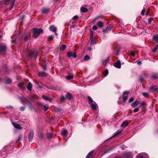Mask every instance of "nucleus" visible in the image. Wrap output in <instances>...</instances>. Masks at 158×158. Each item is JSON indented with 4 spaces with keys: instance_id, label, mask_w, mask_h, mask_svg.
I'll use <instances>...</instances> for the list:
<instances>
[{
    "instance_id": "4c0bfd02",
    "label": "nucleus",
    "mask_w": 158,
    "mask_h": 158,
    "mask_svg": "<svg viewBox=\"0 0 158 158\" xmlns=\"http://www.w3.org/2000/svg\"><path fill=\"white\" fill-rule=\"evenodd\" d=\"M158 48V44L156 46L155 48L152 49V51L153 52H155L157 50Z\"/></svg>"
},
{
    "instance_id": "e2e57ef3",
    "label": "nucleus",
    "mask_w": 158,
    "mask_h": 158,
    "mask_svg": "<svg viewBox=\"0 0 158 158\" xmlns=\"http://www.w3.org/2000/svg\"><path fill=\"white\" fill-rule=\"evenodd\" d=\"M149 10H147L146 12V15L147 16L149 14Z\"/></svg>"
},
{
    "instance_id": "f8f14e48",
    "label": "nucleus",
    "mask_w": 158,
    "mask_h": 158,
    "mask_svg": "<svg viewBox=\"0 0 158 158\" xmlns=\"http://www.w3.org/2000/svg\"><path fill=\"white\" fill-rule=\"evenodd\" d=\"M123 131V130L122 129H120L118 130L115 133H114L113 135L110 137L109 139H107L106 140H108L109 139L113 138L114 137H115V136L117 135H118L119 133H121Z\"/></svg>"
},
{
    "instance_id": "680f3d73",
    "label": "nucleus",
    "mask_w": 158,
    "mask_h": 158,
    "mask_svg": "<svg viewBox=\"0 0 158 158\" xmlns=\"http://www.w3.org/2000/svg\"><path fill=\"white\" fill-rule=\"evenodd\" d=\"M6 108H7V109H12L13 108V107L11 106H8L6 107Z\"/></svg>"
},
{
    "instance_id": "ea45409f",
    "label": "nucleus",
    "mask_w": 158,
    "mask_h": 158,
    "mask_svg": "<svg viewBox=\"0 0 158 158\" xmlns=\"http://www.w3.org/2000/svg\"><path fill=\"white\" fill-rule=\"evenodd\" d=\"M93 152V151H90L89 153H88L87 155L86 156L85 158H88L89 157H90Z\"/></svg>"
},
{
    "instance_id": "412c9836",
    "label": "nucleus",
    "mask_w": 158,
    "mask_h": 158,
    "mask_svg": "<svg viewBox=\"0 0 158 158\" xmlns=\"http://www.w3.org/2000/svg\"><path fill=\"white\" fill-rule=\"evenodd\" d=\"M39 75L41 77H45L48 76V74L44 72H40L39 73Z\"/></svg>"
},
{
    "instance_id": "603ef678",
    "label": "nucleus",
    "mask_w": 158,
    "mask_h": 158,
    "mask_svg": "<svg viewBox=\"0 0 158 158\" xmlns=\"http://www.w3.org/2000/svg\"><path fill=\"white\" fill-rule=\"evenodd\" d=\"M129 55L134 56L135 55V53L134 52H130Z\"/></svg>"
},
{
    "instance_id": "4d7b16f0",
    "label": "nucleus",
    "mask_w": 158,
    "mask_h": 158,
    "mask_svg": "<svg viewBox=\"0 0 158 158\" xmlns=\"http://www.w3.org/2000/svg\"><path fill=\"white\" fill-rule=\"evenodd\" d=\"M43 69L44 70H46L47 69L46 65H43L42 66Z\"/></svg>"
},
{
    "instance_id": "f03ea898",
    "label": "nucleus",
    "mask_w": 158,
    "mask_h": 158,
    "mask_svg": "<svg viewBox=\"0 0 158 158\" xmlns=\"http://www.w3.org/2000/svg\"><path fill=\"white\" fill-rule=\"evenodd\" d=\"M33 30L34 32L33 36L35 38H37L41 33H43V30L41 28H34Z\"/></svg>"
},
{
    "instance_id": "7c9ffc66",
    "label": "nucleus",
    "mask_w": 158,
    "mask_h": 158,
    "mask_svg": "<svg viewBox=\"0 0 158 158\" xmlns=\"http://www.w3.org/2000/svg\"><path fill=\"white\" fill-rule=\"evenodd\" d=\"M91 40V41L90 43V45H93L94 44H95V40L94 39L93 37L92 38L90 39Z\"/></svg>"
},
{
    "instance_id": "20e7f679",
    "label": "nucleus",
    "mask_w": 158,
    "mask_h": 158,
    "mask_svg": "<svg viewBox=\"0 0 158 158\" xmlns=\"http://www.w3.org/2000/svg\"><path fill=\"white\" fill-rule=\"evenodd\" d=\"M123 158H132L133 154L130 152H126L123 153Z\"/></svg>"
},
{
    "instance_id": "423d86ee",
    "label": "nucleus",
    "mask_w": 158,
    "mask_h": 158,
    "mask_svg": "<svg viewBox=\"0 0 158 158\" xmlns=\"http://www.w3.org/2000/svg\"><path fill=\"white\" fill-rule=\"evenodd\" d=\"M149 92L151 93L158 92V87L155 85L151 86L149 88Z\"/></svg>"
},
{
    "instance_id": "6e6d98bb",
    "label": "nucleus",
    "mask_w": 158,
    "mask_h": 158,
    "mask_svg": "<svg viewBox=\"0 0 158 158\" xmlns=\"http://www.w3.org/2000/svg\"><path fill=\"white\" fill-rule=\"evenodd\" d=\"M92 28L94 30H96L97 29V27L96 26L94 25L93 26Z\"/></svg>"
},
{
    "instance_id": "4be33fe9",
    "label": "nucleus",
    "mask_w": 158,
    "mask_h": 158,
    "mask_svg": "<svg viewBox=\"0 0 158 158\" xmlns=\"http://www.w3.org/2000/svg\"><path fill=\"white\" fill-rule=\"evenodd\" d=\"M38 105L39 106V107H41L42 106H43L44 109H48L49 107V106L48 105H43L41 103H39L38 104Z\"/></svg>"
},
{
    "instance_id": "49530a36",
    "label": "nucleus",
    "mask_w": 158,
    "mask_h": 158,
    "mask_svg": "<svg viewBox=\"0 0 158 158\" xmlns=\"http://www.w3.org/2000/svg\"><path fill=\"white\" fill-rule=\"evenodd\" d=\"M94 32L91 30L90 31V39L92 38L93 37Z\"/></svg>"
},
{
    "instance_id": "dca6fc26",
    "label": "nucleus",
    "mask_w": 158,
    "mask_h": 158,
    "mask_svg": "<svg viewBox=\"0 0 158 158\" xmlns=\"http://www.w3.org/2000/svg\"><path fill=\"white\" fill-rule=\"evenodd\" d=\"M112 29V27L110 26H108L106 29H103V31L106 33L108 31L111 30Z\"/></svg>"
},
{
    "instance_id": "5fc2aeb1",
    "label": "nucleus",
    "mask_w": 158,
    "mask_h": 158,
    "mask_svg": "<svg viewBox=\"0 0 158 158\" xmlns=\"http://www.w3.org/2000/svg\"><path fill=\"white\" fill-rule=\"evenodd\" d=\"M144 80V79L142 77H140L139 79V81L141 82H143Z\"/></svg>"
},
{
    "instance_id": "393cba45",
    "label": "nucleus",
    "mask_w": 158,
    "mask_h": 158,
    "mask_svg": "<svg viewBox=\"0 0 158 158\" xmlns=\"http://www.w3.org/2000/svg\"><path fill=\"white\" fill-rule=\"evenodd\" d=\"M97 24H98V27H102L104 26V23L101 21H98L97 23Z\"/></svg>"
},
{
    "instance_id": "a19ab883",
    "label": "nucleus",
    "mask_w": 158,
    "mask_h": 158,
    "mask_svg": "<svg viewBox=\"0 0 158 158\" xmlns=\"http://www.w3.org/2000/svg\"><path fill=\"white\" fill-rule=\"evenodd\" d=\"M146 105V103L145 102H142L140 104V106H145Z\"/></svg>"
},
{
    "instance_id": "a18cd8bd",
    "label": "nucleus",
    "mask_w": 158,
    "mask_h": 158,
    "mask_svg": "<svg viewBox=\"0 0 158 158\" xmlns=\"http://www.w3.org/2000/svg\"><path fill=\"white\" fill-rule=\"evenodd\" d=\"M121 49V48H120V47H118V49H117V50L116 51V53L117 55H118V53L119 52Z\"/></svg>"
},
{
    "instance_id": "6ab92c4d",
    "label": "nucleus",
    "mask_w": 158,
    "mask_h": 158,
    "mask_svg": "<svg viewBox=\"0 0 158 158\" xmlns=\"http://www.w3.org/2000/svg\"><path fill=\"white\" fill-rule=\"evenodd\" d=\"M18 86L20 88L24 89L25 88L24 83L22 82H20L18 84Z\"/></svg>"
},
{
    "instance_id": "f3484780",
    "label": "nucleus",
    "mask_w": 158,
    "mask_h": 158,
    "mask_svg": "<svg viewBox=\"0 0 158 158\" xmlns=\"http://www.w3.org/2000/svg\"><path fill=\"white\" fill-rule=\"evenodd\" d=\"M42 98L45 100L47 101H49L50 102H51L52 101V99L51 98H48V97L45 96L44 95L42 96Z\"/></svg>"
},
{
    "instance_id": "79ce46f5",
    "label": "nucleus",
    "mask_w": 158,
    "mask_h": 158,
    "mask_svg": "<svg viewBox=\"0 0 158 158\" xmlns=\"http://www.w3.org/2000/svg\"><path fill=\"white\" fill-rule=\"evenodd\" d=\"M145 9H143L141 12V15L142 16L144 15L145 14Z\"/></svg>"
},
{
    "instance_id": "7ed1b4c3",
    "label": "nucleus",
    "mask_w": 158,
    "mask_h": 158,
    "mask_svg": "<svg viewBox=\"0 0 158 158\" xmlns=\"http://www.w3.org/2000/svg\"><path fill=\"white\" fill-rule=\"evenodd\" d=\"M38 55V52L37 51L34 52L32 51H29L28 52L27 56L29 58H31L33 56H34L35 58H36Z\"/></svg>"
},
{
    "instance_id": "774afa93",
    "label": "nucleus",
    "mask_w": 158,
    "mask_h": 158,
    "mask_svg": "<svg viewBox=\"0 0 158 158\" xmlns=\"http://www.w3.org/2000/svg\"><path fill=\"white\" fill-rule=\"evenodd\" d=\"M113 158H119L118 156H115V157H114Z\"/></svg>"
},
{
    "instance_id": "9b49d317",
    "label": "nucleus",
    "mask_w": 158,
    "mask_h": 158,
    "mask_svg": "<svg viewBox=\"0 0 158 158\" xmlns=\"http://www.w3.org/2000/svg\"><path fill=\"white\" fill-rule=\"evenodd\" d=\"M7 48L6 46L4 44L0 45V52H6Z\"/></svg>"
},
{
    "instance_id": "052dcab7",
    "label": "nucleus",
    "mask_w": 158,
    "mask_h": 158,
    "mask_svg": "<svg viewBox=\"0 0 158 158\" xmlns=\"http://www.w3.org/2000/svg\"><path fill=\"white\" fill-rule=\"evenodd\" d=\"M42 88V87L40 85H39L38 84L37 86V88L38 89H41V88Z\"/></svg>"
},
{
    "instance_id": "bf43d9fd",
    "label": "nucleus",
    "mask_w": 158,
    "mask_h": 158,
    "mask_svg": "<svg viewBox=\"0 0 158 158\" xmlns=\"http://www.w3.org/2000/svg\"><path fill=\"white\" fill-rule=\"evenodd\" d=\"M28 39V37L27 35H26L24 38V40L25 41H27Z\"/></svg>"
},
{
    "instance_id": "2f4dec72",
    "label": "nucleus",
    "mask_w": 158,
    "mask_h": 158,
    "mask_svg": "<svg viewBox=\"0 0 158 158\" xmlns=\"http://www.w3.org/2000/svg\"><path fill=\"white\" fill-rule=\"evenodd\" d=\"M108 73V71L107 69H106L103 73V75L106 77Z\"/></svg>"
},
{
    "instance_id": "5701e85b",
    "label": "nucleus",
    "mask_w": 158,
    "mask_h": 158,
    "mask_svg": "<svg viewBox=\"0 0 158 158\" xmlns=\"http://www.w3.org/2000/svg\"><path fill=\"white\" fill-rule=\"evenodd\" d=\"M50 30L52 32H56V28L53 26H52L50 27Z\"/></svg>"
},
{
    "instance_id": "39448f33",
    "label": "nucleus",
    "mask_w": 158,
    "mask_h": 158,
    "mask_svg": "<svg viewBox=\"0 0 158 158\" xmlns=\"http://www.w3.org/2000/svg\"><path fill=\"white\" fill-rule=\"evenodd\" d=\"M129 94L130 92L129 91H126L123 93L122 99H123L124 102H125L127 101L128 97V95Z\"/></svg>"
},
{
    "instance_id": "4468645a",
    "label": "nucleus",
    "mask_w": 158,
    "mask_h": 158,
    "mask_svg": "<svg viewBox=\"0 0 158 158\" xmlns=\"http://www.w3.org/2000/svg\"><path fill=\"white\" fill-rule=\"evenodd\" d=\"M12 124L13 126L15 128L18 129H21L22 128V127L19 124L15 123H12Z\"/></svg>"
},
{
    "instance_id": "c85d7f7f",
    "label": "nucleus",
    "mask_w": 158,
    "mask_h": 158,
    "mask_svg": "<svg viewBox=\"0 0 158 158\" xmlns=\"http://www.w3.org/2000/svg\"><path fill=\"white\" fill-rule=\"evenodd\" d=\"M153 40L158 42V35H154L153 37Z\"/></svg>"
},
{
    "instance_id": "3c124183",
    "label": "nucleus",
    "mask_w": 158,
    "mask_h": 158,
    "mask_svg": "<svg viewBox=\"0 0 158 158\" xmlns=\"http://www.w3.org/2000/svg\"><path fill=\"white\" fill-rule=\"evenodd\" d=\"M65 99V98L63 96H62L61 97L60 99V102H63L64 100Z\"/></svg>"
},
{
    "instance_id": "aec40b11",
    "label": "nucleus",
    "mask_w": 158,
    "mask_h": 158,
    "mask_svg": "<svg viewBox=\"0 0 158 158\" xmlns=\"http://www.w3.org/2000/svg\"><path fill=\"white\" fill-rule=\"evenodd\" d=\"M27 89L29 91H31V90L32 88V85L31 82H29L27 85Z\"/></svg>"
},
{
    "instance_id": "a211bd4d",
    "label": "nucleus",
    "mask_w": 158,
    "mask_h": 158,
    "mask_svg": "<svg viewBox=\"0 0 158 158\" xmlns=\"http://www.w3.org/2000/svg\"><path fill=\"white\" fill-rule=\"evenodd\" d=\"M73 98V96L70 93L68 92L67 93L66 98L69 100Z\"/></svg>"
},
{
    "instance_id": "c756f323",
    "label": "nucleus",
    "mask_w": 158,
    "mask_h": 158,
    "mask_svg": "<svg viewBox=\"0 0 158 158\" xmlns=\"http://www.w3.org/2000/svg\"><path fill=\"white\" fill-rule=\"evenodd\" d=\"M48 9L47 8H44L42 10V13H46L48 12Z\"/></svg>"
},
{
    "instance_id": "b1692460",
    "label": "nucleus",
    "mask_w": 158,
    "mask_h": 158,
    "mask_svg": "<svg viewBox=\"0 0 158 158\" xmlns=\"http://www.w3.org/2000/svg\"><path fill=\"white\" fill-rule=\"evenodd\" d=\"M81 11L82 12H86L88 11V9L83 6H81L80 9Z\"/></svg>"
},
{
    "instance_id": "0eeeda50",
    "label": "nucleus",
    "mask_w": 158,
    "mask_h": 158,
    "mask_svg": "<svg viewBox=\"0 0 158 158\" xmlns=\"http://www.w3.org/2000/svg\"><path fill=\"white\" fill-rule=\"evenodd\" d=\"M34 132L33 130H31L28 135V140L30 142H31L33 138Z\"/></svg>"
},
{
    "instance_id": "c9c22d12",
    "label": "nucleus",
    "mask_w": 158,
    "mask_h": 158,
    "mask_svg": "<svg viewBox=\"0 0 158 158\" xmlns=\"http://www.w3.org/2000/svg\"><path fill=\"white\" fill-rule=\"evenodd\" d=\"M52 136V134L50 133H48L47 134V137L49 139L50 138H51Z\"/></svg>"
},
{
    "instance_id": "f257e3e1",
    "label": "nucleus",
    "mask_w": 158,
    "mask_h": 158,
    "mask_svg": "<svg viewBox=\"0 0 158 158\" xmlns=\"http://www.w3.org/2000/svg\"><path fill=\"white\" fill-rule=\"evenodd\" d=\"M88 99L89 103L91 108L92 109H97L98 108L97 104L90 96H88Z\"/></svg>"
},
{
    "instance_id": "2eb2a0df",
    "label": "nucleus",
    "mask_w": 158,
    "mask_h": 158,
    "mask_svg": "<svg viewBox=\"0 0 158 158\" xmlns=\"http://www.w3.org/2000/svg\"><path fill=\"white\" fill-rule=\"evenodd\" d=\"M140 103V102L138 100H136L135 102L132 103L131 104V106L133 108H134Z\"/></svg>"
},
{
    "instance_id": "58836bf2",
    "label": "nucleus",
    "mask_w": 158,
    "mask_h": 158,
    "mask_svg": "<svg viewBox=\"0 0 158 158\" xmlns=\"http://www.w3.org/2000/svg\"><path fill=\"white\" fill-rule=\"evenodd\" d=\"M90 59V57L89 56L87 55H86L85 56L84 58V60H85L87 61L89 60Z\"/></svg>"
},
{
    "instance_id": "13d9d810",
    "label": "nucleus",
    "mask_w": 158,
    "mask_h": 158,
    "mask_svg": "<svg viewBox=\"0 0 158 158\" xmlns=\"http://www.w3.org/2000/svg\"><path fill=\"white\" fill-rule=\"evenodd\" d=\"M22 138V135H20L19 136V137L17 141H18L19 140L21 139Z\"/></svg>"
},
{
    "instance_id": "0e129e2a",
    "label": "nucleus",
    "mask_w": 158,
    "mask_h": 158,
    "mask_svg": "<svg viewBox=\"0 0 158 158\" xmlns=\"http://www.w3.org/2000/svg\"><path fill=\"white\" fill-rule=\"evenodd\" d=\"M139 109H134V112H136L139 111Z\"/></svg>"
},
{
    "instance_id": "9d476101",
    "label": "nucleus",
    "mask_w": 158,
    "mask_h": 158,
    "mask_svg": "<svg viewBox=\"0 0 158 158\" xmlns=\"http://www.w3.org/2000/svg\"><path fill=\"white\" fill-rule=\"evenodd\" d=\"M67 55L68 57H70L72 56L73 58H76L77 55L75 53H73L72 51L67 52Z\"/></svg>"
},
{
    "instance_id": "f704fd0d",
    "label": "nucleus",
    "mask_w": 158,
    "mask_h": 158,
    "mask_svg": "<svg viewBox=\"0 0 158 158\" xmlns=\"http://www.w3.org/2000/svg\"><path fill=\"white\" fill-rule=\"evenodd\" d=\"M142 95L145 97H148L149 96V94L147 92L143 93Z\"/></svg>"
},
{
    "instance_id": "e433bc0d",
    "label": "nucleus",
    "mask_w": 158,
    "mask_h": 158,
    "mask_svg": "<svg viewBox=\"0 0 158 158\" xmlns=\"http://www.w3.org/2000/svg\"><path fill=\"white\" fill-rule=\"evenodd\" d=\"M158 77V75L157 74H154L152 75V78L154 79H156Z\"/></svg>"
},
{
    "instance_id": "864d4df0",
    "label": "nucleus",
    "mask_w": 158,
    "mask_h": 158,
    "mask_svg": "<svg viewBox=\"0 0 158 158\" xmlns=\"http://www.w3.org/2000/svg\"><path fill=\"white\" fill-rule=\"evenodd\" d=\"M137 64L139 65H140L142 64L141 61H140L137 60Z\"/></svg>"
},
{
    "instance_id": "69168bd1",
    "label": "nucleus",
    "mask_w": 158,
    "mask_h": 158,
    "mask_svg": "<svg viewBox=\"0 0 158 158\" xmlns=\"http://www.w3.org/2000/svg\"><path fill=\"white\" fill-rule=\"evenodd\" d=\"M109 60V57H108L106 60L103 61V63H104L105 62H107Z\"/></svg>"
},
{
    "instance_id": "bb28decb",
    "label": "nucleus",
    "mask_w": 158,
    "mask_h": 158,
    "mask_svg": "<svg viewBox=\"0 0 158 158\" xmlns=\"http://www.w3.org/2000/svg\"><path fill=\"white\" fill-rule=\"evenodd\" d=\"M66 77L69 80L72 79L73 78V75L72 74H69L68 76H66Z\"/></svg>"
},
{
    "instance_id": "473e14b6",
    "label": "nucleus",
    "mask_w": 158,
    "mask_h": 158,
    "mask_svg": "<svg viewBox=\"0 0 158 158\" xmlns=\"http://www.w3.org/2000/svg\"><path fill=\"white\" fill-rule=\"evenodd\" d=\"M12 81L11 79H10L8 78L6 79L5 82L6 84H9Z\"/></svg>"
},
{
    "instance_id": "a878e982",
    "label": "nucleus",
    "mask_w": 158,
    "mask_h": 158,
    "mask_svg": "<svg viewBox=\"0 0 158 158\" xmlns=\"http://www.w3.org/2000/svg\"><path fill=\"white\" fill-rule=\"evenodd\" d=\"M128 124V122L127 121H125L123 122L121 126L122 127H125L126 126H127Z\"/></svg>"
},
{
    "instance_id": "de8ad7c7",
    "label": "nucleus",
    "mask_w": 158,
    "mask_h": 158,
    "mask_svg": "<svg viewBox=\"0 0 158 158\" xmlns=\"http://www.w3.org/2000/svg\"><path fill=\"white\" fill-rule=\"evenodd\" d=\"M78 19V17L77 15H75L72 18V19L73 20H77Z\"/></svg>"
},
{
    "instance_id": "09e8293b",
    "label": "nucleus",
    "mask_w": 158,
    "mask_h": 158,
    "mask_svg": "<svg viewBox=\"0 0 158 158\" xmlns=\"http://www.w3.org/2000/svg\"><path fill=\"white\" fill-rule=\"evenodd\" d=\"M134 100V98H131L129 99L128 101V102L131 103Z\"/></svg>"
},
{
    "instance_id": "338daca9",
    "label": "nucleus",
    "mask_w": 158,
    "mask_h": 158,
    "mask_svg": "<svg viewBox=\"0 0 158 158\" xmlns=\"http://www.w3.org/2000/svg\"><path fill=\"white\" fill-rule=\"evenodd\" d=\"M15 0H13V3H13V4H12V5H13V4H14L15 2ZM12 6H13V5H12V6Z\"/></svg>"
},
{
    "instance_id": "cd10ccee",
    "label": "nucleus",
    "mask_w": 158,
    "mask_h": 158,
    "mask_svg": "<svg viewBox=\"0 0 158 158\" xmlns=\"http://www.w3.org/2000/svg\"><path fill=\"white\" fill-rule=\"evenodd\" d=\"M66 48V45L65 44H62L60 47V50L64 51Z\"/></svg>"
},
{
    "instance_id": "6e6552de",
    "label": "nucleus",
    "mask_w": 158,
    "mask_h": 158,
    "mask_svg": "<svg viewBox=\"0 0 158 158\" xmlns=\"http://www.w3.org/2000/svg\"><path fill=\"white\" fill-rule=\"evenodd\" d=\"M13 0H6L5 1H4V4H5V5H8V4H10V10H11L13 7V6L14 5V4H13V6H12L11 7L12 5V3H13Z\"/></svg>"
},
{
    "instance_id": "ddd939ff",
    "label": "nucleus",
    "mask_w": 158,
    "mask_h": 158,
    "mask_svg": "<svg viewBox=\"0 0 158 158\" xmlns=\"http://www.w3.org/2000/svg\"><path fill=\"white\" fill-rule=\"evenodd\" d=\"M114 66L115 67L119 69L121 68V64L120 61L118 60L114 64Z\"/></svg>"
},
{
    "instance_id": "37998d69",
    "label": "nucleus",
    "mask_w": 158,
    "mask_h": 158,
    "mask_svg": "<svg viewBox=\"0 0 158 158\" xmlns=\"http://www.w3.org/2000/svg\"><path fill=\"white\" fill-rule=\"evenodd\" d=\"M153 18H150L148 19V23L149 24H151L152 21L153 20Z\"/></svg>"
},
{
    "instance_id": "c03bdc74",
    "label": "nucleus",
    "mask_w": 158,
    "mask_h": 158,
    "mask_svg": "<svg viewBox=\"0 0 158 158\" xmlns=\"http://www.w3.org/2000/svg\"><path fill=\"white\" fill-rule=\"evenodd\" d=\"M53 38L52 35H50L48 38V41L51 40H52L53 39Z\"/></svg>"
},
{
    "instance_id": "8fccbe9b",
    "label": "nucleus",
    "mask_w": 158,
    "mask_h": 158,
    "mask_svg": "<svg viewBox=\"0 0 158 158\" xmlns=\"http://www.w3.org/2000/svg\"><path fill=\"white\" fill-rule=\"evenodd\" d=\"M40 137L41 138V139H43L44 138V134L43 133H40V135H39Z\"/></svg>"
},
{
    "instance_id": "72a5a7b5",
    "label": "nucleus",
    "mask_w": 158,
    "mask_h": 158,
    "mask_svg": "<svg viewBox=\"0 0 158 158\" xmlns=\"http://www.w3.org/2000/svg\"><path fill=\"white\" fill-rule=\"evenodd\" d=\"M67 133V131L66 130H64L62 131L61 134L63 135H65Z\"/></svg>"
},
{
    "instance_id": "1a4fd4ad",
    "label": "nucleus",
    "mask_w": 158,
    "mask_h": 158,
    "mask_svg": "<svg viewBox=\"0 0 158 158\" xmlns=\"http://www.w3.org/2000/svg\"><path fill=\"white\" fill-rule=\"evenodd\" d=\"M136 158H148V155L145 153L139 154L136 156Z\"/></svg>"
}]
</instances>
